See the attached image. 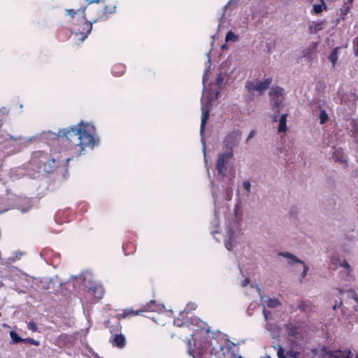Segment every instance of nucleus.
<instances>
[{"label": "nucleus", "mask_w": 358, "mask_h": 358, "mask_svg": "<svg viewBox=\"0 0 358 358\" xmlns=\"http://www.w3.org/2000/svg\"><path fill=\"white\" fill-rule=\"evenodd\" d=\"M64 147L66 146L64 145ZM65 150H67L66 148H64V149H63V151H65Z\"/></svg>", "instance_id": "50"}, {"label": "nucleus", "mask_w": 358, "mask_h": 358, "mask_svg": "<svg viewBox=\"0 0 358 358\" xmlns=\"http://www.w3.org/2000/svg\"><path fill=\"white\" fill-rule=\"evenodd\" d=\"M38 154L39 157H41L43 155V152L42 151H39L38 152Z\"/></svg>", "instance_id": "44"}, {"label": "nucleus", "mask_w": 358, "mask_h": 358, "mask_svg": "<svg viewBox=\"0 0 358 358\" xmlns=\"http://www.w3.org/2000/svg\"><path fill=\"white\" fill-rule=\"evenodd\" d=\"M110 341L113 346L118 348H122L125 346V338L121 333L112 336Z\"/></svg>", "instance_id": "13"}, {"label": "nucleus", "mask_w": 358, "mask_h": 358, "mask_svg": "<svg viewBox=\"0 0 358 358\" xmlns=\"http://www.w3.org/2000/svg\"><path fill=\"white\" fill-rule=\"evenodd\" d=\"M355 358H358V355H356V357H355Z\"/></svg>", "instance_id": "52"}, {"label": "nucleus", "mask_w": 358, "mask_h": 358, "mask_svg": "<svg viewBox=\"0 0 358 358\" xmlns=\"http://www.w3.org/2000/svg\"><path fill=\"white\" fill-rule=\"evenodd\" d=\"M268 358H270V357H268Z\"/></svg>", "instance_id": "53"}, {"label": "nucleus", "mask_w": 358, "mask_h": 358, "mask_svg": "<svg viewBox=\"0 0 358 358\" xmlns=\"http://www.w3.org/2000/svg\"><path fill=\"white\" fill-rule=\"evenodd\" d=\"M243 186L244 187V189L248 192H249L250 191V187H251V185H250V182L249 181H244L243 182Z\"/></svg>", "instance_id": "33"}, {"label": "nucleus", "mask_w": 358, "mask_h": 358, "mask_svg": "<svg viewBox=\"0 0 358 358\" xmlns=\"http://www.w3.org/2000/svg\"><path fill=\"white\" fill-rule=\"evenodd\" d=\"M329 59L332 62L334 66L336 64L338 59V48H335L331 51L329 56Z\"/></svg>", "instance_id": "25"}, {"label": "nucleus", "mask_w": 358, "mask_h": 358, "mask_svg": "<svg viewBox=\"0 0 358 358\" xmlns=\"http://www.w3.org/2000/svg\"><path fill=\"white\" fill-rule=\"evenodd\" d=\"M154 304V301H151V304L148 305L147 306L139 309V310H133V309H124L121 313H119L117 315V320L115 321V324L109 326L110 332L112 334V336L119 334L121 331L122 326L120 322V320L121 319H125V318H130L136 315H141L145 311H155V310L152 308V306Z\"/></svg>", "instance_id": "3"}, {"label": "nucleus", "mask_w": 358, "mask_h": 358, "mask_svg": "<svg viewBox=\"0 0 358 358\" xmlns=\"http://www.w3.org/2000/svg\"><path fill=\"white\" fill-rule=\"evenodd\" d=\"M355 55L356 56H358V35H357V37L355 40Z\"/></svg>", "instance_id": "37"}, {"label": "nucleus", "mask_w": 358, "mask_h": 358, "mask_svg": "<svg viewBox=\"0 0 358 358\" xmlns=\"http://www.w3.org/2000/svg\"><path fill=\"white\" fill-rule=\"evenodd\" d=\"M87 2V4H92L94 3H98L100 1L104 3V7L102 10H100L98 14L97 18L94 20V22L96 21H102L108 19L109 15L114 13L116 11V3L115 1H110L109 2H106L105 0H85Z\"/></svg>", "instance_id": "5"}, {"label": "nucleus", "mask_w": 358, "mask_h": 358, "mask_svg": "<svg viewBox=\"0 0 358 358\" xmlns=\"http://www.w3.org/2000/svg\"><path fill=\"white\" fill-rule=\"evenodd\" d=\"M255 134V131L252 130L250 132L247 141H249L250 138H252Z\"/></svg>", "instance_id": "38"}, {"label": "nucleus", "mask_w": 358, "mask_h": 358, "mask_svg": "<svg viewBox=\"0 0 358 358\" xmlns=\"http://www.w3.org/2000/svg\"><path fill=\"white\" fill-rule=\"evenodd\" d=\"M323 22H317L314 25V32L317 33L322 29Z\"/></svg>", "instance_id": "32"}, {"label": "nucleus", "mask_w": 358, "mask_h": 358, "mask_svg": "<svg viewBox=\"0 0 358 358\" xmlns=\"http://www.w3.org/2000/svg\"><path fill=\"white\" fill-rule=\"evenodd\" d=\"M312 29H313V26H310V29L312 30ZM310 32H313V31H310Z\"/></svg>", "instance_id": "47"}, {"label": "nucleus", "mask_w": 358, "mask_h": 358, "mask_svg": "<svg viewBox=\"0 0 358 358\" xmlns=\"http://www.w3.org/2000/svg\"><path fill=\"white\" fill-rule=\"evenodd\" d=\"M343 266L347 269L350 270V266L346 261H344Z\"/></svg>", "instance_id": "39"}, {"label": "nucleus", "mask_w": 358, "mask_h": 358, "mask_svg": "<svg viewBox=\"0 0 358 358\" xmlns=\"http://www.w3.org/2000/svg\"><path fill=\"white\" fill-rule=\"evenodd\" d=\"M174 324H176L178 327H180L182 325L181 323H180V321L179 320H174Z\"/></svg>", "instance_id": "41"}, {"label": "nucleus", "mask_w": 358, "mask_h": 358, "mask_svg": "<svg viewBox=\"0 0 358 358\" xmlns=\"http://www.w3.org/2000/svg\"><path fill=\"white\" fill-rule=\"evenodd\" d=\"M86 8H87V6L83 5L78 8L66 9V13L71 18L75 17V16H76V15L81 17V18H85V12Z\"/></svg>", "instance_id": "14"}, {"label": "nucleus", "mask_w": 358, "mask_h": 358, "mask_svg": "<svg viewBox=\"0 0 358 358\" xmlns=\"http://www.w3.org/2000/svg\"><path fill=\"white\" fill-rule=\"evenodd\" d=\"M206 333L209 339H206L203 343H195L192 347L191 343H189L188 353L193 358H211V355H214L215 358H225L228 354L236 358H243L236 354L238 347L223 335L213 334L208 330Z\"/></svg>", "instance_id": "2"}, {"label": "nucleus", "mask_w": 358, "mask_h": 358, "mask_svg": "<svg viewBox=\"0 0 358 358\" xmlns=\"http://www.w3.org/2000/svg\"><path fill=\"white\" fill-rule=\"evenodd\" d=\"M92 28V23L89 22L85 17V18H82V27L79 28L74 27V32L80 35V39L84 40L90 33Z\"/></svg>", "instance_id": "10"}, {"label": "nucleus", "mask_w": 358, "mask_h": 358, "mask_svg": "<svg viewBox=\"0 0 358 358\" xmlns=\"http://www.w3.org/2000/svg\"><path fill=\"white\" fill-rule=\"evenodd\" d=\"M280 255L285 257L292 260L295 263H300V264H301L303 265V272L301 273V276H302L303 278H304L306 276L309 268L304 263L303 261L299 259V258H297L294 255H292V253H289V252H280Z\"/></svg>", "instance_id": "11"}, {"label": "nucleus", "mask_w": 358, "mask_h": 358, "mask_svg": "<svg viewBox=\"0 0 358 358\" xmlns=\"http://www.w3.org/2000/svg\"><path fill=\"white\" fill-rule=\"evenodd\" d=\"M332 157L336 162H338L341 164L346 162L345 156L343 155V154L342 152H341L339 151L334 152L333 153Z\"/></svg>", "instance_id": "21"}, {"label": "nucleus", "mask_w": 358, "mask_h": 358, "mask_svg": "<svg viewBox=\"0 0 358 358\" xmlns=\"http://www.w3.org/2000/svg\"><path fill=\"white\" fill-rule=\"evenodd\" d=\"M299 355V352L298 351L294 350L293 349H290L287 351V358H297Z\"/></svg>", "instance_id": "28"}, {"label": "nucleus", "mask_w": 358, "mask_h": 358, "mask_svg": "<svg viewBox=\"0 0 358 358\" xmlns=\"http://www.w3.org/2000/svg\"><path fill=\"white\" fill-rule=\"evenodd\" d=\"M62 151V150H57L56 145H54L52 149L51 158L45 164V169L47 172L52 173L58 167L68 166L71 159L69 157H62L60 155Z\"/></svg>", "instance_id": "4"}, {"label": "nucleus", "mask_w": 358, "mask_h": 358, "mask_svg": "<svg viewBox=\"0 0 358 358\" xmlns=\"http://www.w3.org/2000/svg\"><path fill=\"white\" fill-rule=\"evenodd\" d=\"M284 90L281 87L275 86L271 87L269 95L273 101V107L277 113H280V108L282 106Z\"/></svg>", "instance_id": "7"}, {"label": "nucleus", "mask_w": 358, "mask_h": 358, "mask_svg": "<svg viewBox=\"0 0 358 358\" xmlns=\"http://www.w3.org/2000/svg\"><path fill=\"white\" fill-rule=\"evenodd\" d=\"M234 156V151L227 150L218 155L216 163V169L220 175L224 176L225 165Z\"/></svg>", "instance_id": "9"}, {"label": "nucleus", "mask_w": 358, "mask_h": 358, "mask_svg": "<svg viewBox=\"0 0 358 358\" xmlns=\"http://www.w3.org/2000/svg\"><path fill=\"white\" fill-rule=\"evenodd\" d=\"M273 81L272 78H268L263 81L248 80L245 83V88L249 92H257L259 94H263L268 90Z\"/></svg>", "instance_id": "6"}, {"label": "nucleus", "mask_w": 358, "mask_h": 358, "mask_svg": "<svg viewBox=\"0 0 358 358\" xmlns=\"http://www.w3.org/2000/svg\"><path fill=\"white\" fill-rule=\"evenodd\" d=\"M57 145H64L68 150H76L77 155L85 154V149H93L99 143L93 125L81 121L74 127L59 129L55 134Z\"/></svg>", "instance_id": "1"}, {"label": "nucleus", "mask_w": 358, "mask_h": 358, "mask_svg": "<svg viewBox=\"0 0 358 358\" xmlns=\"http://www.w3.org/2000/svg\"><path fill=\"white\" fill-rule=\"evenodd\" d=\"M306 304L304 301H301L298 306L299 310L304 311L306 310Z\"/></svg>", "instance_id": "36"}, {"label": "nucleus", "mask_w": 358, "mask_h": 358, "mask_svg": "<svg viewBox=\"0 0 358 358\" xmlns=\"http://www.w3.org/2000/svg\"><path fill=\"white\" fill-rule=\"evenodd\" d=\"M285 329L288 336L294 337L299 334V328L297 326L291 323L285 325Z\"/></svg>", "instance_id": "17"}, {"label": "nucleus", "mask_w": 358, "mask_h": 358, "mask_svg": "<svg viewBox=\"0 0 358 358\" xmlns=\"http://www.w3.org/2000/svg\"><path fill=\"white\" fill-rule=\"evenodd\" d=\"M336 305H335V306H334V309H336Z\"/></svg>", "instance_id": "51"}, {"label": "nucleus", "mask_w": 358, "mask_h": 358, "mask_svg": "<svg viewBox=\"0 0 358 358\" xmlns=\"http://www.w3.org/2000/svg\"><path fill=\"white\" fill-rule=\"evenodd\" d=\"M354 0H347L346 2H344L345 4L348 3L351 5L353 3Z\"/></svg>", "instance_id": "42"}, {"label": "nucleus", "mask_w": 358, "mask_h": 358, "mask_svg": "<svg viewBox=\"0 0 358 358\" xmlns=\"http://www.w3.org/2000/svg\"><path fill=\"white\" fill-rule=\"evenodd\" d=\"M294 213H296L295 211L294 212L293 210L291 211V215H292Z\"/></svg>", "instance_id": "46"}, {"label": "nucleus", "mask_w": 358, "mask_h": 358, "mask_svg": "<svg viewBox=\"0 0 358 358\" xmlns=\"http://www.w3.org/2000/svg\"><path fill=\"white\" fill-rule=\"evenodd\" d=\"M126 71V67L122 64H115L112 68V73L115 76H122Z\"/></svg>", "instance_id": "18"}, {"label": "nucleus", "mask_w": 358, "mask_h": 358, "mask_svg": "<svg viewBox=\"0 0 358 358\" xmlns=\"http://www.w3.org/2000/svg\"><path fill=\"white\" fill-rule=\"evenodd\" d=\"M315 0H312V2H314ZM315 3L313 4V10L312 13L315 14H319L322 13L324 10H327V6L324 2V0H315Z\"/></svg>", "instance_id": "16"}, {"label": "nucleus", "mask_w": 358, "mask_h": 358, "mask_svg": "<svg viewBox=\"0 0 358 358\" xmlns=\"http://www.w3.org/2000/svg\"><path fill=\"white\" fill-rule=\"evenodd\" d=\"M287 113L282 114L280 118H278V115H273V122H279V125L278 128V133H285L287 130Z\"/></svg>", "instance_id": "12"}, {"label": "nucleus", "mask_w": 358, "mask_h": 358, "mask_svg": "<svg viewBox=\"0 0 358 358\" xmlns=\"http://www.w3.org/2000/svg\"><path fill=\"white\" fill-rule=\"evenodd\" d=\"M28 329L33 332L38 331V327L34 321H31L28 323Z\"/></svg>", "instance_id": "31"}, {"label": "nucleus", "mask_w": 358, "mask_h": 358, "mask_svg": "<svg viewBox=\"0 0 358 358\" xmlns=\"http://www.w3.org/2000/svg\"><path fill=\"white\" fill-rule=\"evenodd\" d=\"M222 80V78L221 75H219V76L217 78V84L221 83Z\"/></svg>", "instance_id": "40"}, {"label": "nucleus", "mask_w": 358, "mask_h": 358, "mask_svg": "<svg viewBox=\"0 0 358 358\" xmlns=\"http://www.w3.org/2000/svg\"><path fill=\"white\" fill-rule=\"evenodd\" d=\"M354 299L358 303V296L357 297H355Z\"/></svg>", "instance_id": "45"}, {"label": "nucleus", "mask_w": 358, "mask_h": 358, "mask_svg": "<svg viewBox=\"0 0 358 358\" xmlns=\"http://www.w3.org/2000/svg\"><path fill=\"white\" fill-rule=\"evenodd\" d=\"M241 138V132L239 130H234L229 132L224 139V146L229 151H233L234 147L238 143Z\"/></svg>", "instance_id": "8"}, {"label": "nucleus", "mask_w": 358, "mask_h": 358, "mask_svg": "<svg viewBox=\"0 0 358 358\" xmlns=\"http://www.w3.org/2000/svg\"><path fill=\"white\" fill-rule=\"evenodd\" d=\"M209 117V110L203 111L201 123V134L204 132L206 122Z\"/></svg>", "instance_id": "20"}, {"label": "nucleus", "mask_w": 358, "mask_h": 358, "mask_svg": "<svg viewBox=\"0 0 358 358\" xmlns=\"http://www.w3.org/2000/svg\"><path fill=\"white\" fill-rule=\"evenodd\" d=\"M225 247L228 250H232V243L231 238L229 241H225Z\"/></svg>", "instance_id": "34"}, {"label": "nucleus", "mask_w": 358, "mask_h": 358, "mask_svg": "<svg viewBox=\"0 0 358 358\" xmlns=\"http://www.w3.org/2000/svg\"><path fill=\"white\" fill-rule=\"evenodd\" d=\"M350 9H351L350 5L346 6L344 3V6L342 8H341V9H340V14H339L340 18L342 20H344L345 18L346 15L350 13Z\"/></svg>", "instance_id": "22"}, {"label": "nucleus", "mask_w": 358, "mask_h": 358, "mask_svg": "<svg viewBox=\"0 0 358 358\" xmlns=\"http://www.w3.org/2000/svg\"><path fill=\"white\" fill-rule=\"evenodd\" d=\"M24 343H29L30 345H34L35 346H39L40 342L38 341H36L34 338H25L23 341Z\"/></svg>", "instance_id": "30"}, {"label": "nucleus", "mask_w": 358, "mask_h": 358, "mask_svg": "<svg viewBox=\"0 0 358 358\" xmlns=\"http://www.w3.org/2000/svg\"><path fill=\"white\" fill-rule=\"evenodd\" d=\"M303 56H306V51H304V52H303Z\"/></svg>", "instance_id": "49"}, {"label": "nucleus", "mask_w": 358, "mask_h": 358, "mask_svg": "<svg viewBox=\"0 0 358 358\" xmlns=\"http://www.w3.org/2000/svg\"><path fill=\"white\" fill-rule=\"evenodd\" d=\"M248 282H249V280L246 279V280L244 281L243 286H245Z\"/></svg>", "instance_id": "43"}, {"label": "nucleus", "mask_w": 358, "mask_h": 358, "mask_svg": "<svg viewBox=\"0 0 358 358\" xmlns=\"http://www.w3.org/2000/svg\"><path fill=\"white\" fill-rule=\"evenodd\" d=\"M266 305L268 308H273L280 306V302L277 299H268L266 301Z\"/></svg>", "instance_id": "23"}, {"label": "nucleus", "mask_w": 358, "mask_h": 358, "mask_svg": "<svg viewBox=\"0 0 358 358\" xmlns=\"http://www.w3.org/2000/svg\"><path fill=\"white\" fill-rule=\"evenodd\" d=\"M263 314L264 316L265 320H268L270 316L271 315V313L266 309H264Z\"/></svg>", "instance_id": "35"}, {"label": "nucleus", "mask_w": 358, "mask_h": 358, "mask_svg": "<svg viewBox=\"0 0 358 358\" xmlns=\"http://www.w3.org/2000/svg\"><path fill=\"white\" fill-rule=\"evenodd\" d=\"M10 337L15 343H18L20 342H23L24 339H22L21 337H20L17 333L14 331L10 332Z\"/></svg>", "instance_id": "27"}, {"label": "nucleus", "mask_w": 358, "mask_h": 358, "mask_svg": "<svg viewBox=\"0 0 358 358\" xmlns=\"http://www.w3.org/2000/svg\"><path fill=\"white\" fill-rule=\"evenodd\" d=\"M90 290L92 291L94 294L97 293V296H96L98 299H101L103 296L104 292L101 287L94 286L90 288Z\"/></svg>", "instance_id": "24"}, {"label": "nucleus", "mask_w": 358, "mask_h": 358, "mask_svg": "<svg viewBox=\"0 0 358 358\" xmlns=\"http://www.w3.org/2000/svg\"><path fill=\"white\" fill-rule=\"evenodd\" d=\"M320 123L324 124L327 121L328 116L324 110H321L320 113Z\"/></svg>", "instance_id": "29"}, {"label": "nucleus", "mask_w": 358, "mask_h": 358, "mask_svg": "<svg viewBox=\"0 0 358 358\" xmlns=\"http://www.w3.org/2000/svg\"><path fill=\"white\" fill-rule=\"evenodd\" d=\"M238 40V36H236L234 32L229 31L227 32L225 41L226 42H229L230 41H236Z\"/></svg>", "instance_id": "26"}, {"label": "nucleus", "mask_w": 358, "mask_h": 358, "mask_svg": "<svg viewBox=\"0 0 358 358\" xmlns=\"http://www.w3.org/2000/svg\"><path fill=\"white\" fill-rule=\"evenodd\" d=\"M222 48H226V45H222Z\"/></svg>", "instance_id": "48"}, {"label": "nucleus", "mask_w": 358, "mask_h": 358, "mask_svg": "<svg viewBox=\"0 0 358 358\" xmlns=\"http://www.w3.org/2000/svg\"><path fill=\"white\" fill-rule=\"evenodd\" d=\"M327 355L331 358H352V352L350 350L329 351Z\"/></svg>", "instance_id": "15"}, {"label": "nucleus", "mask_w": 358, "mask_h": 358, "mask_svg": "<svg viewBox=\"0 0 358 358\" xmlns=\"http://www.w3.org/2000/svg\"><path fill=\"white\" fill-rule=\"evenodd\" d=\"M122 248L125 255H132L136 251V245L132 242H128L123 244Z\"/></svg>", "instance_id": "19"}]
</instances>
